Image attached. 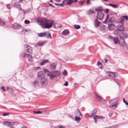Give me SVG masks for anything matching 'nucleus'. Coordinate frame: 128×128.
Returning <instances> with one entry per match:
<instances>
[{
  "label": "nucleus",
  "instance_id": "nucleus-32",
  "mask_svg": "<svg viewBox=\"0 0 128 128\" xmlns=\"http://www.w3.org/2000/svg\"><path fill=\"white\" fill-rule=\"evenodd\" d=\"M96 11V12H101L102 11V10L101 9H100L99 8H96L95 10Z\"/></svg>",
  "mask_w": 128,
  "mask_h": 128
},
{
  "label": "nucleus",
  "instance_id": "nucleus-35",
  "mask_svg": "<svg viewBox=\"0 0 128 128\" xmlns=\"http://www.w3.org/2000/svg\"><path fill=\"white\" fill-rule=\"evenodd\" d=\"M118 31H119L118 30L114 31V34L115 35L119 33Z\"/></svg>",
  "mask_w": 128,
  "mask_h": 128
},
{
  "label": "nucleus",
  "instance_id": "nucleus-22",
  "mask_svg": "<svg viewBox=\"0 0 128 128\" xmlns=\"http://www.w3.org/2000/svg\"><path fill=\"white\" fill-rule=\"evenodd\" d=\"M69 33V30H64L62 32V35H67L68 33Z\"/></svg>",
  "mask_w": 128,
  "mask_h": 128
},
{
  "label": "nucleus",
  "instance_id": "nucleus-50",
  "mask_svg": "<svg viewBox=\"0 0 128 128\" xmlns=\"http://www.w3.org/2000/svg\"><path fill=\"white\" fill-rule=\"evenodd\" d=\"M38 82V81L37 80H35L33 82V84L34 85H36V84H37Z\"/></svg>",
  "mask_w": 128,
  "mask_h": 128
},
{
  "label": "nucleus",
  "instance_id": "nucleus-21",
  "mask_svg": "<svg viewBox=\"0 0 128 128\" xmlns=\"http://www.w3.org/2000/svg\"><path fill=\"white\" fill-rule=\"evenodd\" d=\"M20 5L19 4V2H14V7L17 8H18L19 6H20Z\"/></svg>",
  "mask_w": 128,
  "mask_h": 128
},
{
  "label": "nucleus",
  "instance_id": "nucleus-45",
  "mask_svg": "<svg viewBox=\"0 0 128 128\" xmlns=\"http://www.w3.org/2000/svg\"><path fill=\"white\" fill-rule=\"evenodd\" d=\"M108 19L107 18H106L104 21L103 22V23L106 24L108 22Z\"/></svg>",
  "mask_w": 128,
  "mask_h": 128
},
{
  "label": "nucleus",
  "instance_id": "nucleus-52",
  "mask_svg": "<svg viewBox=\"0 0 128 128\" xmlns=\"http://www.w3.org/2000/svg\"><path fill=\"white\" fill-rule=\"evenodd\" d=\"M9 114V113H4L2 114V116H6Z\"/></svg>",
  "mask_w": 128,
  "mask_h": 128
},
{
  "label": "nucleus",
  "instance_id": "nucleus-43",
  "mask_svg": "<svg viewBox=\"0 0 128 128\" xmlns=\"http://www.w3.org/2000/svg\"><path fill=\"white\" fill-rule=\"evenodd\" d=\"M30 22L29 20H26L24 21V23L25 24H29Z\"/></svg>",
  "mask_w": 128,
  "mask_h": 128
},
{
  "label": "nucleus",
  "instance_id": "nucleus-54",
  "mask_svg": "<svg viewBox=\"0 0 128 128\" xmlns=\"http://www.w3.org/2000/svg\"><path fill=\"white\" fill-rule=\"evenodd\" d=\"M64 85L66 86H67L68 85V82L67 81H66L65 83L64 84Z\"/></svg>",
  "mask_w": 128,
  "mask_h": 128
},
{
  "label": "nucleus",
  "instance_id": "nucleus-1",
  "mask_svg": "<svg viewBox=\"0 0 128 128\" xmlns=\"http://www.w3.org/2000/svg\"><path fill=\"white\" fill-rule=\"evenodd\" d=\"M39 22L42 28H50L54 22L52 20L47 19L45 18H42Z\"/></svg>",
  "mask_w": 128,
  "mask_h": 128
},
{
  "label": "nucleus",
  "instance_id": "nucleus-49",
  "mask_svg": "<svg viewBox=\"0 0 128 128\" xmlns=\"http://www.w3.org/2000/svg\"><path fill=\"white\" fill-rule=\"evenodd\" d=\"M113 114V113L112 112H110L108 113V116L110 118H111L112 117V116Z\"/></svg>",
  "mask_w": 128,
  "mask_h": 128
},
{
  "label": "nucleus",
  "instance_id": "nucleus-14",
  "mask_svg": "<svg viewBox=\"0 0 128 128\" xmlns=\"http://www.w3.org/2000/svg\"><path fill=\"white\" fill-rule=\"evenodd\" d=\"M86 13L88 15H91L94 13L95 12L94 10L90 9L87 11Z\"/></svg>",
  "mask_w": 128,
  "mask_h": 128
},
{
  "label": "nucleus",
  "instance_id": "nucleus-18",
  "mask_svg": "<svg viewBox=\"0 0 128 128\" xmlns=\"http://www.w3.org/2000/svg\"><path fill=\"white\" fill-rule=\"evenodd\" d=\"M56 68V66L54 64H50V68L52 70L55 69Z\"/></svg>",
  "mask_w": 128,
  "mask_h": 128
},
{
  "label": "nucleus",
  "instance_id": "nucleus-25",
  "mask_svg": "<svg viewBox=\"0 0 128 128\" xmlns=\"http://www.w3.org/2000/svg\"><path fill=\"white\" fill-rule=\"evenodd\" d=\"M46 34V33H38V35L39 37H42L45 36Z\"/></svg>",
  "mask_w": 128,
  "mask_h": 128
},
{
  "label": "nucleus",
  "instance_id": "nucleus-58",
  "mask_svg": "<svg viewBox=\"0 0 128 128\" xmlns=\"http://www.w3.org/2000/svg\"><path fill=\"white\" fill-rule=\"evenodd\" d=\"M64 0L62 2V4H59V6H62L63 5V3H64Z\"/></svg>",
  "mask_w": 128,
  "mask_h": 128
},
{
  "label": "nucleus",
  "instance_id": "nucleus-42",
  "mask_svg": "<svg viewBox=\"0 0 128 128\" xmlns=\"http://www.w3.org/2000/svg\"><path fill=\"white\" fill-rule=\"evenodd\" d=\"M46 36L49 39H51L52 38L51 35L50 34H49L48 35Z\"/></svg>",
  "mask_w": 128,
  "mask_h": 128
},
{
  "label": "nucleus",
  "instance_id": "nucleus-60",
  "mask_svg": "<svg viewBox=\"0 0 128 128\" xmlns=\"http://www.w3.org/2000/svg\"><path fill=\"white\" fill-rule=\"evenodd\" d=\"M104 60L105 63H106L108 61V60L107 59H105Z\"/></svg>",
  "mask_w": 128,
  "mask_h": 128
},
{
  "label": "nucleus",
  "instance_id": "nucleus-57",
  "mask_svg": "<svg viewBox=\"0 0 128 128\" xmlns=\"http://www.w3.org/2000/svg\"><path fill=\"white\" fill-rule=\"evenodd\" d=\"M48 3L50 6H51L53 8H55V6H53L52 4H50L49 3Z\"/></svg>",
  "mask_w": 128,
  "mask_h": 128
},
{
  "label": "nucleus",
  "instance_id": "nucleus-11",
  "mask_svg": "<svg viewBox=\"0 0 128 128\" xmlns=\"http://www.w3.org/2000/svg\"><path fill=\"white\" fill-rule=\"evenodd\" d=\"M108 28L110 30H113L114 29L115 26L112 23H110L108 24Z\"/></svg>",
  "mask_w": 128,
  "mask_h": 128
},
{
  "label": "nucleus",
  "instance_id": "nucleus-40",
  "mask_svg": "<svg viewBox=\"0 0 128 128\" xmlns=\"http://www.w3.org/2000/svg\"><path fill=\"white\" fill-rule=\"evenodd\" d=\"M97 64L99 66H100V68H102V64L99 61H98L97 62Z\"/></svg>",
  "mask_w": 128,
  "mask_h": 128
},
{
  "label": "nucleus",
  "instance_id": "nucleus-55",
  "mask_svg": "<svg viewBox=\"0 0 128 128\" xmlns=\"http://www.w3.org/2000/svg\"><path fill=\"white\" fill-rule=\"evenodd\" d=\"M116 99V100H118V98H114V99H113L112 100H111L109 102V103H111V102L113 101L114 100H115Z\"/></svg>",
  "mask_w": 128,
  "mask_h": 128
},
{
  "label": "nucleus",
  "instance_id": "nucleus-59",
  "mask_svg": "<svg viewBox=\"0 0 128 128\" xmlns=\"http://www.w3.org/2000/svg\"><path fill=\"white\" fill-rule=\"evenodd\" d=\"M22 11L23 13H24V14H25L26 13V10H22Z\"/></svg>",
  "mask_w": 128,
  "mask_h": 128
},
{
  "label": "nucleus",
  "instance_id": "nucleus-5",
  "mask_svg": "<svg viewBox=\"0 0 128 128\" xmlns=\"http://www.w3.org/2000/svg\"><path fill=\"white\" fill-rule=\"evenodd\" d=\"M38 78L39 80H41L44 78L45 73L42 72H40L38 73Z\"/></svg>",
  "mask_w": 128,
  "mask_h": 128
},
{
  "label": "nucleus",
  "instance_id": "nucleus-33",
  "mask_svg": "<svg viewBox=\"0 0 128 128\" xmlns=\"http://www.w3.org/2000/svg\"><path fill=\"white\" fill-rule=\"evenodd\" d=\"M5 22L0 19V24L1 25H4L5 24Z\"/></svg>",
  "mask_w": 128,
  "mask_h": 128
},
{
  "label": "nucleus",
  "instance_id": "nucleus-12",
  "mask_svg": "<svg viewBox=\"0 0 128 128\" xmlns=\"http://www.w3.org/2000/svg\"><path fill=\"white\" fill-rule=\"evenodd\" d=\"M123 25L121 24V25H118L117 26V28L119 31H122L124 30V28L123 26Z\"/></svg>",
  "mask_w": 128,
  "mask_h": 128
},
{
  "label": "nucleus",
  "instance_id": "nucleus-62",
  "mask_svg": "<svg viewBox=\"0 0 128 128\" xmlns=\"http://www.w3.org/2000/svg\"><path fill=\"white\" fill-rule=\"evenodd\" d=\"M109 16L108 14H107L106 15V18H108V19L109 18Z\"/></svg>",
  "mask_w": 128,
  "mask_h": 128
},
{
  "label": "nucleus",
  "instance_id": "nucleus-64",
  "mask_svg": "<svg viewBox=\"0 0 128 128\" xmlns=\"http://www.w3.org/2000/svg\"><path fill=\"white\" fill-rule=\"evenodd\" d=\"M60 128H65V127H64L62 126H61L60 127Z\"/></svg>",
  "mask_w": 128,
  "mask_h": 128
},
{
  "label": "nucleus",
  "instance_id": "nucleus-30",
  "mask_svg": "<svg viewBox=\"0 0 128 128\" xmlns=\"http://www.w3.org/2000/svg\"><path fill=\"white\" fill-rule=\"evenodd\" d=\"M75 119L76 121L78 122L80 120V117L76 116L75 118Z\"/></svg>",
  "mask_w": 128,
  "mask_h": 128
},
{
  "label": "nucleus",
  "instance_id": "nucleus-61",
  "mask_svg": "<svg viewBox=\"0 0 128 128\" xmlns=\"http://www.w3.org/2000/svg\"><path fill=\"white\" fill-rule=\"evenodd\" d=\"M96 117H94V120H95V122L96 123Z\"/></svg>",
  "mask_w": 128,
  "mask_h": 128
},
{
  "label": "nucleus",
  "instance_id": "nucleus-26",
  "mask_svg": "<svg viewBox=\"0 0 128 128\" xmlns=\"http://www.w3.org/2000/svg\"><path fill=\"white\" fill-rule=\"evenodd\" d=\"M48 62V60H44L40 63V64L41 65H43L45 63H47Z\"/></svg>",
  "mask_w": 128,
  "mask_h": 128
},
{
  "label": "nucleus",
  "instance_id": "nucleus-63",
  "mask_svg": "<svg viewBox=\"0 0 128 128\" xmlns=\"http://www.w3.org/2000/svg\"><path fill=\"white\" fill-rule=\"evenodd\" d=\"M89 1L90 0H87V4H88L89 3Z\"/></svg>",
  "mask_w": 128,
  "mask_h": 128
},
{
  "label": "nucleus",
  "instance_id": "nucleus-37",
  "mask_svg": "<svg viewBox=\"0 0 128 128\" xmlns=\"http://www.w3.org/2000/svg\"><path fill=\"white\" fill-rule=\"evenodd\" d=\"M106 128H117V127L116 125H113Z\"/></svg>",
  "mask_w": 128,
  "mask_h": 128
},
{
  "label": "nucleus",
  "instance_id": "nucleus-29",
  "mask_svg": "<svg viewBox=\"0 0 128 128\" xmlns=\"http://www.w3.org/2000/svg\"><path fill=\"white\" fill-rule=\"evenodd\" d=\"M94 113H93L92 112L90 114V117H92V116H94L96 114V111L95 110H94Z\"/></svg>",
  "mask_w": 128,
  "mask_h": 128
},
{
  "label": "nucleus",
  "instance_id": "nucleus-6",
  "mask_svg": "<svg viewBox=\"0 0 128 128\" xmlns=\"http://www.w3.org/2000/svg\"><path fill=\"white\" fill-rule=\"evenodd\" d=\"M24 48L25 50L26 51L30 54L32 53V48L30 46L27 44L24 45Z\"/></svg>",
  "mask_w": 128,
  "mask_h": 128
},
{
  "label": "nucleus",
  "instance_id": "nucleus-7",
  "mask_svg": "<svg viewBox=\"0 0 128 128\" xmlns=\"http://www.w3.org/2000/svg\"><path fill=\"white\" fill-rule=\"evenodd\" d=\"M119 36L120 39L122 40H124V38H127L128 35L126 32H122L120 33Z\"/></svg>",
  "mask_w": 128,
  "mask_h": 128
},
{
  "label": "nucleus",
  "instance_id": "nucleus-9",
  "mask_svg": "<svg viewBox=\"0 0 128 128\" xmlns=\"http://www.w3.org/2000/svg\"><path fill=\"white\" fill-rule=\"evenodd\" d=\"M124 20V19L122 17H120V18H118V19L116 20L115 23H120L122 25L123 24V22Z\"/></svg>",
  "mask_w": 128,
  "mask_h": 128
},
{
  "label": "nucleus",
  "instance_id": "nucleus-24",
  "mask_svg": "<svg viewBox=\"0 0 128 128\" xmlns=\"http://www.w3.org/2000/svg\"><path fill=\"white\" fill-rule=\"evenodd\" d=\"M116 20H115L114 17H111L109 19V21L108 22H114L115 23Z\"/></svg>",
  "mask_w": 128,
  "mask_h": 128
},
{
  "label": "nucleus",
  "instance_id": "nucleus-41",
  "mask_svg": "<svg viewBox=\"0 0 128 128\" xmlns=\"http://www.w3.org/2000/svg\"><path fill=\"white\" fill-rule=\"evenodd\" d=\"M96 99L98 100H100L102 99V98L100 96H97L96 98Z\"/></svg>",
  "mask_w": 128,
  "mask_h": 128
},
{
  "label": "nucleus",
  "instance_id": "nucleus-10",
  "mask_svg": "<svg viewBox=\"0 0 128 128\" xmlns=\"http://www.w3.org/2000/svg\"><path fill=\"white\" fill-rule=\"evenodd\" d=\"M45 43L44 41H40L36 44L35 46L38 47V46H42Z\"/></svg>",
  "mask_w": 128,
  "mask_h": 128
},
{
  "label": "nucleus",
  "instance_id": "nucleus-31",
  "mask_svg": "<svg viewBox=\"0 0 128 128\" xmlns=\"http://www.w3.org/2000/svg\"><path fill=\"white\" fill-rule=\"evenodd\" d=\"M96 118H97V119H103L104 118V117H103L102 116H96Z\"/></svg>",
  "mask_w": 128,
  "mask_h": 128
},
{
  "label": "nucleus",
  "instance_id": "nucleus-20",
  "mask_svg": "<svg viewBox=\"0 0 128 128\" xmlns=\"http://www.w3.org/2000/svg\"><path fill=\"white\" fill-rule=\"evenodd\" d=\"M118 38V37H117L116 38L115 37H114L113 41L114 42V43L115 44H117L118 43V42H119Z\"/></svg>",
  "mask_w": 128,
  "mask_h": 128
},
{
  "label": "nucleus",
  "instance_id": "nucleus-48",
  "mask_svg": "<svg viewBox=\"0 0 128 128\" xmlns=\"http://www.w3.org/2000/svg\"><path fill=\"white\" fill-rule=\"evenodd\" d=\"M108 37L109 39L112 40H113L114 39V37H113L110 36H108Z\"/></svg>",
  "mask_w": 128,
  "mask_h": 128
},
{
  "label": "nucleus",
  "instance_id": "nucleus-34",
  "mask_svg": "<svg viewBox=\"0 0 128 128\" xmlns=\"http://www.w3.org/2000/svg\"><path fill=\"white\" fill-rule=\"evenodd\" d=\"M62 27V25L60 24H57V26L56 27L54 26V28H60Z\"/></svg>",
  "mask_w": 128,
  "mask_h": 128
},
{
  "label": "nucleus",
  "instance_id": "nucleus-19",
  "mask_svg": "<svg viewBox=\"0 0 128 128\" xmlns=\"http://www.w3.org/2000/svg\"><path fill=\"white\" fill-rule=\"evenodd\" d=\"M64 0L65 2H66V4L68 5H70L74 2L73 0Z\"/></svg>",
  "mask_w": 128,
  "mask_h": 128
},
{
  "label": "nucleus",
  "instance_id": "nucleus-27",
  "mask_svg": "<svg viewBox=\"0 0 128 128\" xmlns=\"http://www.w3.org/2000/svg\"><path fill=\"white\" fill-rule=\"evenodd\" d=\"M108 5L112 6L114 8H116L117 7V5H116L113 4H108Z\"/></svg>",
  "mask_w": 128,
  "mask_h": 128
},
{
  "label": "nucleus",
  "instance_id": "nucleus-36",
  "mask_svg": "<svg viewBox=\"0 0 128 128\" xmlns=\"http://www.w3.org/2000/svg\"><path fill=\"white\" fill-rule=\"evenodd\" d=\"M34 112L36 114H40L42 113V112L40 111H34Z\"/></svg>",
  "mask_w": 128,
  "mask_h": 128
},
{
  "label": "nucleus",
  "instance_id": "nucleus-51",
  "mask_svg": "<svg viewBox=\"0 0 128 128\" xmlns=\"http://www.w3.org/2000/svg\"><path fill=\"white\" fill-rule=\"evenodd\" d=\"M1 89L2 90L4 91H6V89L5 87L4 86H2L1 87Z\"/></svg>",
  "mask_w": 128,
  "mask_h": 128
},
{
  "label": "nucleus",
  "instance_id": "nucleus-38",
  "mask_svg": "<svg viewBox=\"0 0 128 128\" xmlns=\"http://www.w3.org/2000/svg\"><path fill=\"white\" fill-rule=\"evenodd\" d=\"M62 74L66 76L67 75V72L66 70H64L62 72Z\"/></svg>",
  "mask_w": 128,
  "mask_h": 128
},
{
  "label": "nucleus",
  "instance_id": "nucleus-15",
  "mask_svg": "<svg viewBox=\"0 0 128 128\" xmlns=\"http://www.w3.org/2000/svg\"><path fill=\"white\" fill-rule=\"evenodd\" d=\"M122 41H121L122 42H119V44L122 47H124L126 45V44L124 40H122Z\"/></svg>",
  "mask_w": 128,
  "mask_h": 128
},
{
  "label": "nucleus",
  "instance_id": "nucleus-8",
  "mask_svg": "<svg viewBox=\"0 0 128 128\" xmlns=\"http://www.w3.org/2000/svg\"><path fill=\"white\" fill-rule=\"evenodd\" d=\"M48 80H47L45 78H43L41 79L40 84L42 86L46 85L48 83Z\"/></svg>",
  "mask_w": 128,
  "mask_h": 128
},
{
  "label": "nucleus",
  "instance_id": "nucleus-44",
  "mask_svg": "<svg viewBox=\"0 0 128 128\" xmlns=\"http://www.w3.org/2000/svg\"><path fill=\"white\" fill-rule=\"evenodd\" d=\"M123 18H124L126 20H128V16H123Z\"/></svg>",
  "mask_w": 128,
  "mask_h": 128
},
{
  "label": "nucleus",
  "instance_id": "nucleus-17",
  "mask_svg": "<svg viewBox=\"0 0 128 128\" xmlns=\"http://www.w3.org/2000/svg\"><path fill=\"white\" fill-rule=\"evenodd\" d=\"M108 74L109 76L112 77H114L116 76L115 73L114 72H108Z\"/></svg>",
  "mask_w": 128,
  "mask_h": 128
},
{
  "label": "nucleus",
  "instance_id": "nucleus-39",
  "mask_svg": "<svg viewBox=\"0 0 128 128\" xmlns=\"http://www.w3.org/2000/svg\"><path fill=\"white\" fill-rule=\"evenodd\" d=\"M100 29L102 30H104L105 28V26L104 25L101 26L100 28Z\"/></svg>",
  "mask_w": 128,
  "mask_h": 128
},
{
  "label": "nucleus",
  "instance_id": "nucleus-16",
  "mask_svg": "<svg viewBox=\"0 0 128 128\" xmlns=\"http://www.w3.org/2000/svg\"><path fill=\"white\" fill-rule=\"evenodd\" d=\"M74 115L76 116H79L82 115L80 110H76L74 113Z\"/></svg>",
  "mask_w": 128,
  "mask_h": 128
},
{
  "label": "nucleus",
  "instance_id": "nucleus-4",
  "mask_svg": "<svg viewBox=\"0 0 128 128\" xmlns=\"http://www.w3.org/2000/svg\"><path fill=\"white\" fill-rule=\"evenodd\" d=\"M96 17L98 19L101 20L103 19L104 17V15L102 12H97Z\"/></svg>",
  "mask_w": 128,
  "mask_h": 128
},
{
  "label": "nucleus",
  "instance_id": "nucleus-47",
  "mask_svg": "<svg viewBox=\"0 0 128 128\" xmlns=\"http://www.w3.org/2000/svg\"><path fill=\"white\" fill-rule=\"evenodd\" d=\"M123 102L126 105H128V103L125 100V99L124 98H123Z\"/></svg>",
  "mask_w": 128,
  "mask_h": 128
},
{
  "label": "nucleus",
  "instance_id": "nucleus-23",
  "mask_svg": "<svg viewBox=\"0 0 128 128\" xmlns=\"http://www.w3.org/2000/svg\"><path fill=\"white\" fill-rule=\"evenodd\" d=\"M13 27L15 29H18L20 28V26L18 24H15L13 25Z\"/></svg>",
  "mask_w": 128,
  "mask_h": 128
},
{
  "label": "nucleus",
  "instance_id": "nucleus-13",
  "mask_svg": "<svg viewBox=\"0 0 128 128\" xmlns=\"http://www.w3.org/2000/svg\"><path fill=\"white\" fill-rule=\"evenodd\" d=\"M100 24V22L97 19H95L94 22V24L96 27H98Z\"/></svg>",
  "mask_w": 128,
  "mask_h": 128
},
{
  "label": "nucleus",
  "instance_id": "nucleus-53",
  "mask_svg": "<svg viewBox=\"0 0 128 128\" xmlns=\"http://www.w3.org/2000/svg\"><path fill=\"white\" fill-rule=\"evenodd\" d=\"M44 72L46 73V74L47 75V74L48 72H50L47 69H45L44 70Z\"/></svg>",
  "mask_w": 128,
  "mask_h": 128
},
{
  "label": "nucleus",
  "instance_id": "nucleus-2",
  "mask_svg": "<svg viewBox=\"0 0 128 128\" xmlns=\"http://www.w3.org/2000/svg\"><path fill=\"white\" fill-rule=\"evenodd\" d=\"M60 72L58 70H56L51 71L50 72H48L47 76L50 77V79H52L58 76L60 74Z\"/></svg>",
  "mask_w": 128,
  "mask_h": 128
},
{
  "label": "nucleus",
  "instance_id": "nucleus-56",
  "mask_svg": "<svg viewBox=\"0 0 128 128\" xmlns=\"http://www.w3.org/2000/svg\"><path fill=\"white\" fill-rule=\"evenodd\" d=\"M6 6V7H7V8H8L9 9H10V5L9 4H7Z\"/></svg>",
  "mask_w": 128,
  "mask_h": 128
},
{
  "label": "nucleus",
  "instance_id": "nucleus-3",
  "mask_svg": "<svg viewBox=\"0 0 128 128\" xmlns=\"http://www.w3.org/2000/svg\"><path fill=\"white\" fill-rule=\"evenodd\" d=\"M22 56L24 57H26L27 58L29 61L31 62H32V56L31 55L26 54L24 53H22Z\"/></svg>",
  "mask_w": 128,
  "mask_h": 128
},
{
  "label": "nucleus",
  "instance_id": "nucleus-46",
  "mask_svg": "<svg viewBox=\"0 0 128 128\" xmlns=\"http://www.w3.org/2000/svg\"><path fill=\"white\" fill-rule=\"evenodd\" d=\"M109 11V10L108 8H106L105 11H104V13H106L108 12Z\"/></svg>",
  "mask_w": 128,
  "mask_h": 128
},
{
  "label": "nucleus",
  "instance_id": "nucleus-28",
  "mask_svg": "<svg viewBox=\"0 0 128 128\" xmlns=\"http://www.w3.org/2000/svg\"><path fill=\"white\" fill-rule=\"evenodd\" d=\"M74 27L75 28L78 29L80 28V26L79 25L74 24Z\"/></svg>",
  "mask_w": 128,
  "mask_h": 128
}]
</instances>
